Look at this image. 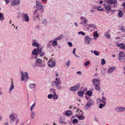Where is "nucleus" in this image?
I'll return each mask as SVG.
<instances>
[{
    "mask_svg": "<svg viewBox=\"0 0 125 125\" xmlns=\"http://www.w3.org/2000/svg\"><path fill=\"white\" fill-rule=\"evenodd\" d=\"M118 58L120 61L121 62H125V55L124 52H120L118 55Z\"/></svg>",
    "mask_w": 125,
    "mask_h": 125,
    "instance_id": "1",
    "label": "nucleus"
},
{
    "mask_svg": "<svg viewBox=\"0 0 125 125\" xmlns=\"http://www.w3.org/2000/svg\"><path fill=\"white\" fill-rule=\"evenodd\" d=\"M21 81H23L24 80L25 81H27L29 79L27 72H25L24 75H23V72L22 71L21 72Z\"/></svg>",
    "mask_w": 125,
    "mask_h": 125,
    "instance_id": "2",
    "label": "nucleus"
},
{
    "mask_svg": "<svg viewBox=\"0 0 125 125\" xmlns=\"http://www.w3.org/2000/svg\"><path fill=\"white\" fill-rule=\"evenodd\" d=\"M80 85V84L79 83L76 84L75 86L70 88L69 89L71 91H75L79 89Z\"/></svg>",
    "mask_w": 125,
    "mask_h": 125,
    "instance_id": "3",
    "label": "nucleus"
},
{
    "mask_svg": "<svg viewBox=\"0 0 125 125\" xmlns=\"http://www.w3.org/2000/svg\"><path fill=\"white\" fill-rule=\"evenodd\" d=\"M94 102L93 100H89L85 106V109H87L89 108L90 107L91 105H94Z\"/></svg>",
    "mask_w": 125,
    "mask_h": 125,
    "instance_id": "4",
    "label": "nucleus"
},
{
    "mask_svg": "<svg viewBox=\"0 0 125 125\" xmlns=\"http://www.w3.org/2000/svg\"><path fill=\"white\" fill-rule=\"evenodd\" d=\"M48 64L49 67L53 68L55 65V61L53 59L49 60L48 62Z\"/></svg>",
    "mask_w": 125,
    "mask_h": 125,
    "instance_id": "5",
    "label": "nucleus"
},
{
    "mask_svg": "<svg viewBox=\"0 0 125 125\" xmlns=\"http://www.w3.org/2000/svg\"><path fill=\"white\" fill-rule=\"evenodd\" d=\"M33 17L34 18H39L40 17L39 10H34L33 11Z\"/></svg>",
    "mask_w": 125,
    "mask_h": 125,
    "instance_id": "6",
    "label": "nucleus"
},
{
    "mask_svg": "<svg viewBox=\"0 0 125 125\" xmlns=\"http://www.w3.org/2000/svg\"><path fill=\"white\" fill-rule=\"evenodd\" d=\"M22 19L23 21L28 22L29 20V18L27 13H23L22 15Z\"/></svg>",
    "mask_w": 125,
    "mask_h": 125,
    "instance_id": "7",
    "label": "nucleus"
},
{
    "mask_svg": "<svg viewBox=\"0 0 125 125\" xmlns=\"http://www.w3.org/2000/svg\"><path fill=\"white\" fill-rule=\"evenodd\" d=\"M92 82L93 84L95 86L96 85H99L100 82L98 79L95 78L92 80Z\"/></svg>",
    "mask_w": 125,
    "mask_h": 125,
    "instance_id": "8",
    "label": "nucleus"
},
{
    "mask_svg": "<svg viewBox=\"0 0 125 125\" xmlns=\"http://www.w3.org/2000/svg\"><path fill=\"white\" fill-rule=\"evenodd\" d=\"M36 7L39 10H41L43 8V6L42 4L38 1L36 2Z\"/></svg>",
    "mask_w": 125,
    "mask_h": 125,
    "instance_id": "9",
    "label": "nucleus"
},
{
    "mask_svg": "<svg viewBox=\"0 0 125 125\" xmlns=\"http://www.w3.org/2000/svg\"><path fill=\"white\" fill-rule=\"evenodd\" d=\"M55 81H53L52 83V86H54L55 84H58L60 83V79L59 78L55 79Z\"/></svg>",
    "mask_w": 125,
    "mask_h": 125,
    "instance_id": "10",
    "label": "nucleus"
},
{
    "mask_svg": "<svg viewBox=\"0 0 125 125\" xmlns=\"http://www.w3.org/2000/svg\"><path fill=\"white\" fill-rule=\"evenodd\" d=\"M125 110V107H118L115 109V111L117 112H122L123 111Z\"/></svg>",
    "mask_w": 125,
    "mask_h": 125,
    "instance_id": "11",
    "label": "nucleus"
},
{
    "mask_svg": "<svg viewBox=\"0 0 125 125\" xmlns=\"http://www.w3.org/2000/svg\"><path fill=\"white\" fill-rule=\"evenodd\" d=\"M20 3V0H14L11 3V4L13 6L18 5Z\"/></svg>",
    "mask_w": 125,
    "mask_h": 125,
    "instance_id": "12",
    "label": "nucleus"
},
{
    "mask_svg": "<svg viewBox=\"0 0 125 125\" xmlns=\"http://www.w3.org/2000/svg\"><path fill=\"white\" fill-rule=\"evenodd\" d=\"M85 41L86 42L87 44H90V40H91V38L88 36H86L85 37L84 39Z\"/></svg>",
    "mask_w": 125,
    "mask_h": 125,
    "instance_id": "13",
    "label": "nucleus"
},
{
    "mask_svg": "<svg viewBox=\"0 0 125 125\" xmlns=\"http://www.w3.org/2000/svg\"><path fill=\"white\" fill-rule=\"evenodd\" d=\"M42 62V61L40 59H37L35 63L36 64L35 65L37 66H39V65H37V64H41Z\"/></svg>",
    "mask_w": 125,
    "mask_h": 125,
    "instance_id": "14",
    "label": "nucleus"
},
{
    "mask_svg": "<svg viewBox=\"0 0 125 125\" xmlns=\"http://www.w3.org/2000/svg\"><path fill=\"white\" fill-rule=\"evenodd\" d=\"M116 68L114 67H112L109 68L108 70V73H110L113 72L115 69Z\"/></svg>",
    "mask_w": 125,
    "mask_h": 125,
    "instance_id": "15",
    "label": "nucleus"
},
{
    "mask_svg": "<svg viewBox=\"0 0 125 125\" xmlns=\"http://www.w3.org/2000/svg\"><path fill=\"white\" fill-rule=\"evenodd\" d=\"M107 2L109 4H115L117 3V0H110Z\"/></svg>",
    "mask_w": 125,
    "mask_h": 125,
    "instance_id": "16",
    "label": "nucleus"
},
{
    "mask_svg": "<svg viewBox=\"0 0 125 125\" xmlns=\"http://www.w3.org/2000/svg\"><path fill=\"white\" fill-rule=\"evenodd\" d=\"M110 31V30H109L108 31H107V32H105L104 34V36L108 39H110L111 37L110 34H109V31Z\"/></svg>",
    "mask_w": 125,
    "mask_h": 125,
    "instance_id": "17",
    "label": "nucleus"
},
{
    "mask_svg": "<svg viewBox=\"0 0 125 125\" xmlns=\"http://www.w3.org/2000/svg\"><path fill=\"white\" fill-rule=\"evenodd\" d=\"M36 115V113L34 111H32L31 114V116L32 119L34 118L35 117Z\"/></svg>",
    "mask_w": 125,
    "mask_h": 125,
    "instance_id": "18",
    "label": "nucleus"
},
{
    "mask_svg": "<svg viewBox=\"0 0 125 125\" xmlns=\"http://www.w3.org/2000/svg\"><path fill=\"white\" fill-rule=\"evenodd\" d=\"M36 40H33L32 43V46L34 47H39V45L38 43H37L36 42Z\"/></svg>",
    "mask_w": 125,
    "mask_h": 125,
    "instance_id": "19",
    "label": "nucleus"
},
{
    "mask_svg": "<svg viewBox=\"0 0 125 125\" xmlns=\"http://www.w3.org/2000/svg\"><path fill=\"white\" fill-rule=\"evenodd\" d=\"M55 87L59 90H61L62 89V87L60 85V84H56Z\"/></svg>",
    "mask_w": 125,
    "mask_h": 125,
    "instance_id": "20",
    "label": "nucleus"
},
{
    "mask_svg": "<svg viewBox=\"0 0 125 125\" xmlns=\"http://www.w3.org/2000/svg\"><path fill=\"white\" fill-rule=\"evenodd\" d=\"M120 46V48L124 49L125 48V45L123 43H119L118 44L117 46Z\"/></svg>",
    "mask_w": 125,
    "mask_h": 125,
    "instance_id": "21",
    "label": "nucleus"
},
{
    "mask_svg": "<svg viewBox=\"0 0 125 125\" xmlns=\"http://www.w3.org/2000/svg\"><path fill=\"white\" fill-rule=\"evenodd\" d=\"M95 89L97 91H101V89L99 85H95Z\"/></svg>",
    "mask_w": 125,
    "mask_h": 125,
    "instance_id": "22",
    "label": "nucleus"
},
{
    "mask_svg": "<svg viewBox=\"0 0 125 125\" xmlns=\"http://www.w3.org/2000/svg\"><path fill=\"white\" fill-rule=\"evenodd\" d=\"M106 100V99L105 97L104 96H103L102 97V100L101 102H102L104 104V105L106 104L105 101Z\"/></svg>",
    "mask_w": 125,
    "mask_h": 125,
    "instance_id": "23",
    "label": "nucleus"
},
{
    "mask_svg": "<svg viewBox=\"0 0 125 125\" xmlns=\"http://www.w3.org/2000/svg\"><path fill=\"white\" fill-rule=\"evenodd\" d=\"M53 93L54 94V97L53 99H57L58 98V95L56 94V92L55 91H54Z\"/></svg>",
    "mask_w": 125,
    "mask_h": 125,
    "instance_id": "24",
    "label": "nucleus"
},
{
    "mask_svg": "<svg viewBox=\"0 0 125 125\" xmlns=\"http://www.w3.org/2000/svg\"><path fill=\"white\" fill-rule=\"evenodd\" d=\"M84 94V92L83 91H80L78 92V94L80 96H82Z\"/></svg>",
    "mask_w": 125,
    "mask_h": 125,
    "instance_id": "25",
    "label": "nucleus"
},
{
    "mask_svg": "<svg viewBox=\"0 0 125 125\" xmlns=\"http://www.w3.org/2000/svg\"><path fill=\"white\" fill-rule=\"evenodd\" d=\"M37 53L38 52L37 50H36V49H34L33 50L32 52V56L33 55H36L37 54Z\"/></svg>",
    "mask_w": 125,
    "mask_h": 125,
    "instance_id": "26",
    "label": "nucleus"
},
{
    "mask_svg": "<svg viewBox=\"0 0 125 125\" xmlns=\"http://www.w3.org/2000/svg\"><path fill=\"white\" fill-rule=\"evenodd\" d=\"M71 113V111L69 110L66 112L65 113V115L67 116H69L70 115Z\"/></svg>",
    "mask_w": 125,
    "mask_h": 125,
    "instance_id": "27",
    "label": "nucleus"
},
{
    "mask_svg": "<svg viewBox=\"0 0 125 125\" xmlns=\"http://www.w3.org/2000/svg\"><path fill=\"white\" fill-rule=\"evenodd\" d=\"M81 19L82 20H83L84 22L85 23H86L87 22V20H86L85 18L84 17H81Z\"/></svg>",
    "mask_w": 125,
    "mask_h": 125,
    "instance_id": "28",
    "label": "nucleus"
},
{
    "mask_svg": "<svg viewBox=\"0 0 125 125\" xmlns=\"http://www.w3.org/2000/svg\"><path fill=\"white\" fill-rule=\"evenodd\" d=\"M12 83L10 86V92L14 88V84H13V82H11Z\"/></svg>",
    "mask_w": 125,
    "mask_h": 125,
    "instance_id": "29",
    "label": "nucleus"
},
{
    "mask_svg": "<svg viewBox=\"0 0 125 125\" xmlns=\"http://www.w3.org/2000/svg\"><path fill=\"white\" fill-rule=\"evenodd\" d=\"M118 15L120 17H121L123 16L122 12L121 10H119L118 11Z\"/></svg>",
    "mask_w": 125,
    "mask_h": 125,
    "instance_id": "30",
    "label": "nucleus"
},
{
    "mask_svg": "<svg viewBox=\"0 0 125 125\" xmlns=\"http://www.w3.org/2000/svg\"><path fill=\"white\" fill-rule=\"evenodd\" d=\"M63 37V36L61 35L55 39L54 40L55 41H57L61 39Z\"/></svg>",
    "mask_w": 125,
    "mask_h": 125,
    "instance_id": "31",
    "label": "nucleus"
},
{
    "mask_svg": "<svg viewBox=\"0 0 125 125\" xmlns=\"http://www.w3.org/2000/svg\"><path fill=\"white\" fill-rule=\"evenodd\" d=\"M88 26L90 28H96L94 24H90L88 25Z\"/></svg>",
    "mask_w": 125,
    "mask_h": 125,
    "instance_id": "32",
    "label": "nucleus"
},
{
    "mask_svg": "<svg viewBox=\"0 0 125 125\" xmlns=\"http://www.w3.org/2000/svg\"><path fill=\"white\" fill-rule=\"evenodd\" d=\"M93 36L94 37L95 36L96 37H98L99 36V35L97 33V31H96L94 32L93 34Z\"/></svg>",
    "mask_w": 125,
    "mask_h": 125,
    "instance_id": "33",
    "label": "nucleus"
},
{
    "mask_svg": "<svg viewBox=\"0 0 125 125\" xmlns=\"http://www.w3.org/2000/svg\"><path fill=\"white\" fill-rule=\"evenodd\" d=\"M86 93L87 95L89 96L91 95L92 94V92L91 91H87Z\"/></svg>",
    "mask_w": 125,
    "mask_h": 125,
    "instance_id": "34",
    "label": "nucleus"
},
{
    "mask_svg": "<svg viewBox=\"0 0 125 125\" xmlns=\"http://www.w3.org/2000/svg\"><path fill=\"white\" fill-rule=\"evenodd\" d=\"M30 87L31 88H33L34 86H35V85L34 83H31L30 84Z\"/></svg>",
    "mask_w": 125,
    "mask_h": 125,
    "instance_id": "35",
    "label": "nucleus"
},
{
    "mask_svg": "<svg viewBox=\"0 0 125 125\" xmlns=\"http://www.w3.org/2000/svg\"><path fill=\"white\" fill-rule=\"evenodd\" d=\"M37 52L39 54V53H40L42 51V49L40 47H39L37 48Z\"/></svg>",
    "mask_w": 125,
    "mask_h": 125,
    "instance_id": "36",
    "label": "nucleus"
},
{
    "mask_svg": "<svg viewBox=\"0 0 125 125\" xmlns=\"http://www.w3.org/2000/svg\"><path fill=\"white\" fill-rule=\"evenodd\" d=\"M35 105V103L33 104L31 106V107L30 110L31 111H32L34 109V108Z\"/></svg>",
    "mask_w": 125,
    "mask_h": 125,
    "instance_id": "37",
    "label": "nucleus"
},
{
    "mask_svg": "<svg viewBox=\"0 0 125 125\" xmlns=\"http://www.w3.org/2000/svg\"><path fill=\"white\" fill-rule=\"evenodd\" d=\"M105 8L108 10H110L111 9L110 6L109 5H107L105 7Z\"/></svg>",
    "mask_w": 125,
    "mask_h": 125,
    "instance_id": "38",
    "label": "nucleus"
},
{
    "mask_svg": "<svg viewBox=\"0 0 125 125\" xmlns=\"http://www.w3.org/2000/svg\"><path fill=\"white\" fill-rule=\"evenodd\" d=\"M4 17L2 13H0V20H2L4 19Z\"/></svg>",
    "mask_w": 125,
    "mask_h": 125,
    "instance_id": "39",
    "label": "nucleus"
},
{
    "mask_svg": "<svg viewBox=\"0 0 125 125\" xmlns=\"http://www.w3.org/2000/svg\"><path fill=\"white\" fill-rule=\"evenodd\" d=\"M101 64L103 65L105 63V61L104 59H102L101 60Z\"/></svg>",
    "mask_w": 125,
    "mask_h": 125,
    "instance_id": "40",
    "label": "nucleus"
},
{
    "mask_svg": "<svg viewBox=\"0 0 125 125\" xmlns=\"http://www.w3.org/2000/svg\"><path fill=\"white\" fill-rule=\"evenodd\" d=\"M10 118L11 119L13 120L15 118V116L13 114H11L10 116Z\"/></svg>",
    "mask_w": 125,
    "mask_h": 125,
    "instance_id": "41",
    "label": "nucleus"
},
{
    "mask_svg": "<svg viewBox=\"0 0 125 125\" xmlns=\"http://www.w3.org/2000/svg\"><path fill=\"white\" fill-rule=\"evenodd\" d=\"M42 23L44 25H46L47 24V21L46 19H44L42 21Z\"/></svg>",
    "mask_w": 125,
    "mask_h": 125,
    "instance_id": "42",
    "label": "nucleus"
},
{
    "mask_svg": "<svg viewBox=\"0 0 125 125\" xmlns=\"http://www.w3.org/2000/svg\"><path fill=\"white\" fill-rule=\"evenodd\" d=\"M78 117L79 119L83 120L84 118V117L83 116H78Z\"/></svg>",
    "mask_w": 125,
    "mask_h": 125,
    "instance_id": "43",
    "label": "nucleus"
},
{
    "mask_svg": "<svg viewBox=\"0 0 125 125\" xmlns=\"http://www.w3.org/2000/svg\"><path fill=\"white\" fill-rule=\"evenodd\" d=\"M90 63V62L89 61H87L84 63V65L85 66H86L89 65Z\"/></svg>",
    "mask_w": 125,
    "mask_h": 125,
    "instance_id": "44",
    "label": "nucleus"
},
{
    "mask_svg": "<svg viewBox=\"0 0 125 125\" xmlns=\"http://www.w3.org/2000/svg\"><path fill=\"white\" fill-rule=\"evenodd\" d=\"M52 44L53 46H56L57 45V42L56 41H53Z\"/></svg>",
    "mask_w": 125,
    "mask_h": 125,
    "instance_id": "45",
    "label": "nucleus"
},
{
    "mask_svg": "<svg viewBox=\"0 0 125 125\" xmlns=\"http://www.w3.org/2000/svg\"><path fill=\"white\" fill-rule=\"evenodd\" d=\"M120 30L122 31V32H124L125 31V27L123 26L121 27Z\"/></svg>",
    "mask_w": 125,
    "mask_h": 125,
    "instance_id": "46",
    "label": "nucleus"
},
{
    "mask_svg": "<svg viewBox=\"0 0 125 125\" xmlns=\"http://www.w3.org/2000/svg\"><path fill=\"white\" fill-rule=\"evenodd\" d=\"M78 34H82L83 36H84L85 35V33L82 31H80L78 33Z\"/></svg>",
    "mask_w": 125,
    "mask_h": 125,
    "instance_id": "47",
    "label": "nucleus"
},
{
    "mask_svg": "<svg viewBox=\"0 0 125 125\" xmlns=\"http://www.w3.org/2000/svg\"><path fill=\"white\" fill-rule=\"evenodd\" d=\"M94 54L96 55H98L99 54V53L97 51H94Z\"/></svg>",
    "mask_w": 125,
    "mask_h": 125,
    "instance_id": "48",
    "label": "nucleus"
},
{
    "mask_svg": "<svg viewBox=\"0 0 125 125\" xmlns=\"http://www.w3.org/2000/svg\"><path fill=\"white\" fill-rule=\"evenodd\" d=\"M41 56H43L44 55V53L42 52H41L40 53H39L38 54Z\"/></svg>",
    "mask_w": 125,
    "mask_h": 125,
    "instance_id": "49",
    "label": "nucleus"
},
{
    "mask_svg": "<svg viewBox=\"0 0 125 125\" xmlns=\"http://www.w3.org/2000/svg\"><path fill=\"white\" fill-rule=\"evenodd\" d=\"M105 105L104 104H100L99 106V108H102L103 106H105Z\"/></svg>",
    "mask_w": 125,
    "mask_h": 125,
    "instance_id": "50",
    "label": "nucleus"
},
{
    "mask_svg": "<svg viewBox=\"0 0 125 125\" xmlns=\"http://www.w3.org/2000/svg\"><path fill=\"white\" fill-rule=\"evenodd\" d=\"M53 96V95L52 94H50L48 95V98L49 99H51Z\"/></svg>",
    "mask_w": 125,
    "mask_h": 125,
    "instance_id": "51",
    "label": "nucleus"
},
{
    "mask_svg": "<svg viewBox=\"0 0 125 125\" xmlns=\"http://www.w3.org/2000/svg\"><path fill=\"white\" fill-rule=\"evenodd\" d=\"M97 9L98 10L101 11L103 10V9L101 8V6H99V7H97Z\"/></svg>",
    "mask_w": 125,
    "mask_h": 125,
    "instance_id": "52",
    "label": "nucleus"
},
{
    "mask_svg": "<svg viewBox=\"0 0 125 125\" xmlns=\"http://www.w3.org/2000/svg\"><path fill=\"white\" fill-rule=\"evenodd\" d=\"M73 122L75 123H78V120L76 119H74L73 121Z\"/></svg>",
    "mask_w": 125,
    "mask_h": 125,
    "instance_id": "53",
    "label": "nucleus"
},
{
    "mask_svg": "<svg viewBox=\"0 0 125 125\" xmlns=\"http://www.w3.org/2000/svg\"><path fill=\"white\" fill-rule=\"evenodd\" d=\"M68 45L70 47H72V46H73L71 42H68Z\"/></svg>",
    "mask_w": 125,
    "mask_h": 125,
    "instance_id": "54",
    "label": "nucleus"
},
{
    "mask_svg": "<svg viewBox=\"0 0 125 125\" xmlns=\"http://www.w3.org/2000/svg\"><path fill=\"white\" fill-rule=\"evenodd\" d=\"M70 61H68L66 62V64L67 65L69 66L70 65Z\"/></svg>",
    "mask_w": 125,
    "mask_h": 125,
    "instance_id": "55",
    "label": "nucleus"
},
{
    "mask_svg": "<svg viewBox=\"0 0 125 125\" xmlns=\"http://www.w3.org/2000/svg\"><path fill=\"white\" fill-rule=\"evenodd\" d=\"M76 49L74 48L73 50V53L74 54H75V51Z\"/></svg>",
    "mask_w": 125,
    "mask_h": 125,
    "instance_id": "56",
    "label": "nucleus"
},
{
    "mask_svg": "<svg viewBox=\"0 0 125 125\" xmlns=\"http://www.w3.org/2000/svg\"><path fill=\"white\" fill-rule=\"evenodd\" d=\"M77 74L79 75H81L82 74V73L80 71H78L77 72Z\"/></svg>",
    "mask_w": 125,
    "mask_h": 125,
    "instance_id": "57",
    "label": "nucleus"
},
{
    "mask_svg": "<svg viewBox=\"0 0 125 125\" xmlns=\"http://www.w3.org/2000/svg\"><path fill=\"white\" fill-rule=\"evenodd\" d=\"M5 1L6 2L7 4H8L10 0H5Z\"/></svg>",
    "mask_w": 125,
    "mask_h": 125,
    "instance_id": "58",
    "label": "nucleus"
},
{
    "mask_svg": "<svg viewBox=\"0 0 125 125\" xmlns=\"http://www.w3.org/2000/svg\"><path fill=\"white\" fill-rule=\"evenodd\" d=\"M45 64H42L41 65L39 66L40 67H45Z\"/></svg>",
    "mask_w": 125,
    "mask_h": 125,
    "instance_id": "59",
    "label": "nucleus"
},
{
    "mask_svg": "<svg viewBox=\"0 0 125 125\" xmlns=\"http://www.w3.org/2000/svg\"><path fill=\"white\" fill-rule=\"evenodd\" d=\"M122 6L124 8H125V2L123 3Z\"/></svg>",
    "mask_w": 125,
    "mask_h": 125,
    "instance_id": "60",
    "label": "nucleus"
},
{
    "mask_svg": "<svg viewBox=\"0 0 125 125\" xmlns=\"http://www.w3.org/2000/svg\"><path fill=\"white\" fill-rule=\"evenodd\" d=\"M50 90L51 91H52L53 93L54 92V91H55L54 90L53 88H51L50 89Z\"/></svg>",
    "mask_w": 125,
    "mask_h": 125,
    "instance_id": "61",
    "label": "nucleus"
},
{
    "mask_svg": "<svg viewBox=\"0 0 125 125\" xmlns=\"http://www.w3.org/2000/svg\"><path fill=\"white\" fill-rule=\"evenodd\" d=\"M74 25H75V26H76V27L78 26V25H77V22H75L74 23Z\"/></svg>",
    "mask_w": 125,
    "mask_h": 125,
    "instance_id": "62",
    "label": "nucleus"
},
{
    "mask_svg": "<svg viewBox=\"0 0 125 125\" xmlns=\"http://www.w3.org/2000/svg\"><path fill=\"white\" fill-rule=\"evenodd\" d=\"M50 44L49 43H48L47 45V46L48 47H50Z\"/></svg>",
    "mask_w": 125,
    "mask_h": 125,
    "instance_id": "63",
    "label": "nucleus"
},
{
    "mask_svg": "<svg viewBox=\"0 0 125 125\" xmlns=\"http://www.w3.org/2000/svg\"><path fill=\"white\" fill-rule=\"evenodd\" d=\"M59 122L61 123H62L63 122V121L61 119L59 120Z\"/></svg>",
    "mask_w": 125,
    "mask_h": 125,
    "instance_id": "64",
    "label": "nucleus"
}]
</instances>
